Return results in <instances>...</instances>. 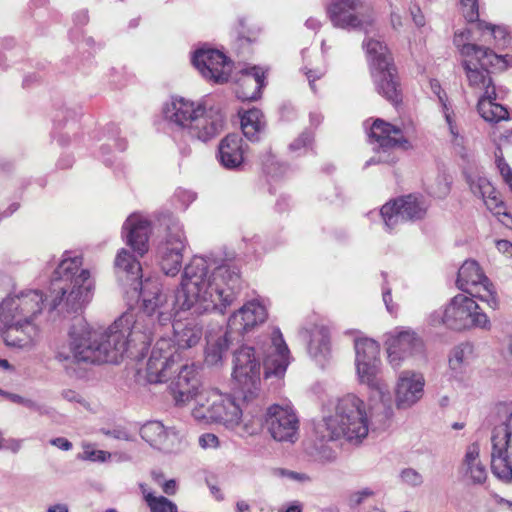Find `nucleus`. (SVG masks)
Masks as SVG:
<instances>
[{
    "label": "nucleus",
    "mask_w": 512,
    "mask_h": 512,
    "mask_svg": "<svg viewBox=\"0 0 512 512\" xmlns=\"http://www.w3.org/2000/svg\"><path fill=\"white\" fill-rule=\"evenodd\" d=\"M115 268L131 281L133 290L142 300V309L148 316L157 313L159 326L171 323L177 311H191L202 315L212 311L224 313L235 299L240 282L239 270L213 257L194 256L184 267L180 287L174 299L162 293L157 278L138 281L139 261L126 249L116 255Z\"/></svg>",
    "instance_id": "obj_1"
},
{
    "label": "nucleus",
    "mask_w": 512,
    "mask_h": 512,
    "mask_svg": "<svg viewBox=\"0 0 512 512\" xmlns=\"http://www.w3.org/2000/svg\"><path fill=\"white\" fill-rule=\"evenodd\" d=\"M157 313L150 317L142 311L123 313L107 328H91L83 319H77L69 331L68 340L59 343L55 360L71 373L74 363H118L130 346L145 347L156 330Z\"/></svg>",
    "instance_id": "obj_2"
},
{
    "label": "nucleus",
    "mask_w": 512,
    "mask_h": 512,
    "mask_svg": "<svg viewBox=\"0 0 512 512\" xmlns=\"http://www.w3.org/2000/svg\"><path fill=\"white\" fill-rule=\"evenodd\" d=\"M261 358L266 378H282L285 375L291 355L278 328H272L268 333L259 336L255 346L243 345L234 352L232 376L245 399L252 398L259 391Z\"/></svg>",
    "instance_id": "obj_3"
},
{
    "label": "nucleus",
    "mask_w": 512,
    "mask_h": 512,
    "mask_svg": "<svg viewBox=\"0 0 512 512\" xmlns=\"http://www.w3.org/2000/svg\"><path fill=\"white\" fill-rule=\"evenodd\" d=\"M368 433L366 404L353 393L330 400L322 409V418L313 424L314 437L322 443L359 445Z\"/></svg>",
    "instance_id": "obj_4"
},
{
    "label": "nucleus",
    "mask_w": 512,
    "mask_h": 512,
    "mask_svg": "<svg viewBox=\"0 0 512 512\" xmlns=\"http://www.w3.org/2000/svg\"><path fill=\"white\" fill-rule=\"evenodd\" d=\"M163 117L171 129L201 142L218 136L225 126V114L219 105L172 97L163 106Z\"/></svg>",
    "instance_id": "obj_5"
},
{
    "label": "nucleus",
    "mask_w": 512,
    "mask_h": 512,
    "mask_svg": "<svg viewBox=\"0 0 512 512\" xmlns=\"http://www.w3.org/2000/svg\"><path fill=\"white\" fill-rule=\"evenodd\" d=\"M51 308L63 305L67 312L81 311L93 297L94 281L90 271L82 268V256L65 251L54 272Z\"/></svg>",
    "instance_id": "obj_6"
},
{
    "label": "nucleus",
    "mask_w": 512,
    "mask_h": 512,
    "mask_svg": "<svg viewBox=\"0 0 512 512\" xmlns=\"http://www.w3.org/2000/svg\"><path fill=\"white\" fill-rule=\"evenodd\" d=\"M475 299L477 298L466 293L455 295L443 307L430 313L429 325L434 327L443 325L453 331L472 329L489 331L492 323Z\"/></svg>",
    "instance_id": "obj_7"
},
{
    "label": "nucleus",
    "mask_w": 512,
    "mask_h": 512,
    "mask_svg": "<svg viewBox=\"0 0 512 512\" xmlns=\"http://www.w3.org/2000/svg\"><path fill=\"white\" fill-rule=\"evenodd\" d=\"M367 61L376 90L388 101L396 104L401 92L393 58L387 45L380 39L367 36L363 41Z\"/></svg>",
    "instance_id": "obj_8"
},
{
    "label": "nucleus",
    "mask_w": 512,
    "mask_h": 512,
    "mask_svg": "<svg viewBox=\"0 0 512 512\" xmlns=\"http://www.w3.org/2000/svg\"><path fill=\"white\" fill-rule=\"evenodd\" d=\"M186 245L183 225L177 218L168 217L165 238L157 247L158 265L165 275L173 277L179 273Z\"/></svg>",
    "instance_id": "obj_9"
},
{
    "label": "nucleus",
    "mask_w": 512,
    "mask_h": 512,
    "mask_svg": "<svg viewBox=\"0 0 512 512\" xmlns=\"http://www.w3.org/2000/svg\"><path fill=\"white\" fill-rule=\"evenodd\" d=\"M333 25L342 29H362L374 22L373 9L367 0H334L327 9Z\"/></svg>",
    "instance_id": "obj_10"
},
{
    "label": "nucleus",
    "mask_w": 512,
    "mask_h": 512,
    "mask_svg": "<svg viewBox=\"0 0 512 512\" xmlns=\"http://www.w3.org/2000/svg\"><path fill=\"white\" fill-rule=\"evenodd\" d=\"M181 356V352L172 345L171 339L161 337L149 355L145 370L146 380L151 384L170 381L177 371Z\"/></svg>",
    "instance_id": "obj_11"
},
{
    "label": "nucleus",
    "mask_w": 512,
    "mask_h": 512,
    "mask_svg": "<svg viewBox=\"0 0 512 512\" xmlns=\"http://www.w3.org/2000/svg\"><path fill=\"white\" fill-rule=\"evenodd\" d=\"M457 287L466 294L486 302L492 309L499 306L494 287L474 260L465 261L459 268Z\"/></svg>",
    "instance_id": "obj_12"
},
{
    "label": "nucleus",
    "mask_w": 512,
    "mask_h": 512,
    "mask_svg": "<svg viewBox=\"0 0 512 512\" xmlns=\"http://www.w3.org/2000/svg\"><path fill=\"white\" fill-rule=\"evenodd\" d=\"M428 206L429 204L422 196L410 194L384 204L380 215L386 229L391 231L403 222L423 219Z\"/></svg>",
    "instance_id": "obj_13"
},
{
    "label": "nucleus",
    "mask_w": 512,
    "mask_h": 512,
    "mask_svg": "<svg viewBox=\"0 0 512 512\" xmlns=\"http://www.w3.org/2000/svg\"><path fill=\"white\" fill-rule=\"evenodd\" d=\"M265 423L272 438L278 442L294 444L299 438V418L288 402L269 406Z\"/></svg>",
    "instance_id": "obj_14"
},
{
    "label": "nucleus",
    "mask_w": 512,
    "mask_h": 512,
    "mask_svg": "<svg viewBox=\"0 0 512 512\" xmlns=\"http://www.w3.org/2000/svg\"><path fill=\"white\" fill-rule=\"evenodd\" d=\"M192 63L206 80L217 84L227 82L232 71V62L227 56L210 47L197 49L193 53Z\"/></svg>",
    "instance_id": "obj_15"
},
{
    "label": "nucleus",
    "mask_w": 512,
    "mask_h": 512,
    "mask_svg": "<svg viewBox=\"0 0 512 512\" xmlns=\"http://www.w3.org/2000/svg\"><path fill=\"white\" fill-rule=\"evenodd\" d=\"M388 362L394 369L410 357L421 354L424 343L417 333L408 328L395 329L386 339Z\"/></svg>",
    "instance_id": "obj_16"
},
{
    "label": "nucleus",
    "mask_w": 512,
    "mask_h": 512,
    "mask_svg": "<svg viewBox=\"0 0 512 512\" xmlns=\"http://www.w3.org/2000/svg\"><path fill=\"white\" fill-rule=\"evenodd\" d=\"M424 375L415 370H403L396 378L394 386V404L399 410L415 406L424 396Z\"/></svg>",
    "instance_id": "obj_17"
},
{
    "label": "nucleus",
    "mask_w": 512,
    "mask_h": 512,
    "mask_svg": "<svg viewBox=\"0 0 512 512\" xmlns=\"http://www.w3.org/2000/svg\"><path fill=\"white\" fill-rule=\"evenodd\" d=\"M357 380L378 393L383 407V419L393 416V405L388 385L380 377L382 362H354Z\"/></svg>",
    "instance_id": "obj_18"
},
{
    "label": "nucleus",
    "mask_w": 512,
    "mask_h": 512,
    "mask_svg": "<svg viewBox=\"0 0 512 512\" xmlns=\"http://www.w3.org/2000/svg\"><path fill=\"white\" fill-rule=\"evenodd\" d=\"M201 388L197 367L193 363H184L181 356L179 364H177V371L170 379L169 384L175 402L178 405L189 402Z\"/></svg>",
    "instance_id": "obj_19"
},
{
    "label": "nucleus",
    "mask_w": 512,
    "mask_h": 512,
    "mask_svg": "<svg viewBox=\"0 0 512 512\" xmlns=\"http://www.w3.org/2000/svg\"><path fill=\"white\" fill-rule=\"evenodd\" d=\"M267 317L265 304L259 299H253L232 313L228 319L227 330L240 336L263 324Z\"/></svg>",
    "instance_id": "obj_20"
},
{
    "label": "nucleus",
    "mask_w": 512,
    "mask_h": 512,
    "mask_svg": "<svg viewBox=\"0 0 512 512\" xmlns=\"http://www.w3.org/2000/svg\"><path fill=\"white\" fill-rule=\"evenodd\" d=\"M492 448H512V402H499L489 415Z\"/></svg>",
    "instance_id": "obj_21"
},
{
    "label": "nucleus",
    "mask_w": 512,
    "mask_h": 512,
    "mask_svg": "<svg viewBox=\"0 0 512 512\" xmlns=\"http://www.w3.org/2000/svg\"><path fill=\"white\" fill-rule=\"evenodd\" d=\"M151 224L140 214H131L122 226V238L128 246L140 257L149 250Z\"/></svg>",
    "instance_id": "obj_22"
},
{
    "label": "nucleus",
    "mask_w": 512,
    "mask_h": 512,
    "mask_svg": "<svg viewBox=\"0 0 512 512\" xmlns=\"http://www.w3.org/2000/svg\"><path fill=\"white\" fill-rule=\"evenodd\" d=\"M474 358V348L470 343H461L454 347L449 355V371L451 378L459 387L471 386V363Z\"/></svg>",
    "instance_id": "obj_23"
},
{
    "label": "nucleus",
    "mask_w": 512,
    "mask_h": 512,
    "mask_svg": "<svg viewBox=\"0 0 512 512\" xmlns=\"http://www.w3.org/2000/svg\"><path fill=\"white\" fill-rule=\"evenodd\" d=\"M368 136L370 143L384 152L394 147L407 149L410 146L400 128L381 119H376L373 122Z\"/></svg>",
    "instance_id": "obj_24"
},
{
    "label": "nucleus",
    "mask_w": 512,
    "mask_h": 512,
    "mask_svg": "<svg viewBox=\"0 0 512 512\" xmlns=\"http://www.w3.org/2000/svg\"><path fill=\"white\" fill-rule=\"evenodd\" d=\"M501 57L504 59V62L499 65H491L487 67H483L475 58L467 59L463 62L469 85L478 92L480 96L486 95L488 90H496L488 72L489 68L503 69L512 65V57H509L508 55Z\"/></svg>",
    "instance_id": "obj_25"
},
{
    "label": "nucleus",
    "mask_w": 512,
    "mask_h": 512,
    "mask_svg": "<svg viewBox=\"0 0 512 512\" xmlns=\"http://www.w3.org/2000/svg\"><path fill=\"white\" fill-rule=\"evenodd\" d=\"M470 39V30L466 28L457 30L454 34L453 42L462 56L477 59L483 67L499 65L504 62L500 55H497L489 48L470 43Z\"/></svg>",
    "instance_id": "obj_26"
},
{
    "label": "nucleus",
    "mask_w": 512,
    "mask_h": 512,
    "mask_svg": "<svg viewBox=\"0 0 512 512\" xmlns=\"http://www.w3.org/2000/svg\"><path fill=\"white\" fill-rule=\"evenodd\" d=\"M265 72L257 66L241 69L236 78V96L242 101H253L260 97L264 87Z\"/></svg>",
    "instance_id": "obj_27"
},
{
    "label": "nucleus",
    "mask_w": 512,
    "mask_h": 512,
    "mask_svg": "<svg viewBox=\"0 0 512 512\" xmlns=\"http://www.w3.org/2000/svg\"><path fill=\"white\" fill-rule=\"evenodd\" d=\"M142 439L152 448L182 445V438L174 429H165L159 421H149L140 429Z\"/></svg>",
    "instance_id": "obj_28"
},
{
    "label": "nucleus",
    "mask_w": 512,
    "mask_h": 512,
    "mask_svg": "<svg viewBox=\"0 0 512 512\" xmlns=\"http://www.w3.org/2000/svg\"><path fill=\"white\" fill-rule=\"evenodd\" d=\"M469 184L473 194L481 197L487 209L494 215L503 216L508 219L511 218L504 210V205L499 194L486 177L480 175L469 177Z\"/></svg>",
    "instance_id": "obj_29"
},
{
    "label": "nucleus",
    "mask_w": 512,
    "mask_h": 512,
    "mask_svg": "<svg viewBox=\"0 0 512 512\" xmlns=\"http://www.w3.org/2000/svg\"><path fill=\"white\" fill-rule=\"evenodd\" d=\"M244 153V142L237 134H229L219 143L218 159L226 169H239L244 162Z\"/></svg>",
    "instance_id": "obj_30"
},
{
    "label": "nucleus",
    "mask_w": 512,
    "mask_h": 512,
    "mask_svg": "<svg viewBox=\"0 0 512 512\" xmlns=\"http://www.w3.org/2000/svg\"><path fill=\"white\" fill-rule=\"evenodd\" d=\"M192 400H194L191 411L193 418L204 423H214L216 407L220 400V391L212 388H201Z\"/></svg>",
    "instance_id": "obj_31"
},
{
    "label": "nucleus",
    "mask_w": 512,
    "mask_h": 512,
    "mask_svg": "<svg viewBox=\"0 0 512 512\" xmlns=\"http://www.w3.org/2000/svg\"><path fill=\"white\" fill-rule=\"evenodd\" d=\"M232 338L233 334L228 330H223L221 327H218L216 330H212L207 334L205 363L208 366L216 367L222 365L224 356Z\"/></svg>",
    "instance_id": "obj_32"
},
{
    "label": "nucleus",
    "mask_w": 512,
    "mask_h": 512,
    "mask_svg": "<svg viewBox=\"0 0 512 512\" xmlns=\"http://www.w3.org/2000/svg\"><path fill=\"white\" fill-rule=\"evenodd\" d=\"M459 475L469 484H483L487 479V468L478 450H468L459 467Z\"/></svg>",
    "instance_id": "obj_33"
},
{
    "label": "nucleus",
    "mask_w": 512,
    "mask_h": 512,
    "mask_svg": "<svg viewBox=\"0 0 512 512\" xmlns=\"http://www.w3.org/2000/svg\"><path fill=\"white\" fill-rule=\"evenodd\" d=\"M174 342L178 352L182 349L191 348L199 343L202 338V327L193 320L182 322L176 321L173 323Z\"/></svg>",
    "instance_id": "obj_34"
},
{
    "label": "nucleus",
    "mask_w": 512,
    "mask_h": 512,
    "mask_svg": "<svg viewBox=\"0 0 512 512\" xmlns=\"http://www.w3.org/2000/svg\"><path fill=\"white\" fill-rule=\"evenodd\" d=\"M497 98L496 90H488L486 95H481L478 99L477 111L486 122L498 123L509 119L507 108L497 103Z\"/></svg>",
    "instance_id": "obj_35"
},
{
    "label": "nucleus",
    "mask_w": 512,
    "mask_h": 512,
    "mask_svg": "<svg viewBox=\"0 0 512 512\" xmlns=\"http://www.w3.org/2000/svg\"><path fill=\"white\" fill-rule=\"evenodd\" d=\"M214 423H221L227 427H234L240 423L242 408L234 396L220 392V400L216 407Z\"/></svg>",
    "instance_id": "obj_36"
},
{
    "label": "nucleus",
    "mask_w": 512,
    "mask_h": 512,
    "mask_svg": "<svg viewBox=\"0 0 512 512\" xmlns=\"http://www.w3.org/2000/svg\"><path fill=\"white\" fill-rule=\"evenodd\" d=\"M308 343V353L318 362L324 361L330 354V333L325 326H314Z\"/></svg>",
    "instance_id": "obj_37"
},
{
    "label": "nucleus",
    "mask_w": 512,
    "mask_h": 512,
    "mask_svg": "<svg viewBox=\"0 0 512 512\" xmlns=\"http://www.w3.org/2000/svg\"><path fill=\"white\" fill-rule=\"evenodd\" d=\"M491 470L499 480L505 483L512 482V461L509 450H494L491 454Z\"/></svg>",
    "instance_id": "obj_38"
},
{
    "label": "nucleus",
    "mask_w": 512,
    "mask_h": 512,
    "mask_svg": "<svg viewBox=\"0 0 512 512\" xmlns=\"http://www.w3.org/2000/svg\"><path fill=\"white\" fill-rule=\"evenodd\" d=\"M355 362H382L380 346L371 338L359 337L354 341Z\"/></svg>",
    "instance_id": "obj_39"
},
{
    "label": "nucleus",
    "mask_w": 512,
    "mask_h": 512,
    "mask_svg": "<svg viewBox=\"0 0 512 512\" xmlns=\"http://www.w3.org/2000/svg\"><path fill=\"white\" fill-rule=\"evenodd\" d=\"M263 128V114L259 109L248 110L241 116V129L247 139L257 141Z\"/></svg>",
    "instance_id": "obj_40"
},
{
    "label": "nucleus",
    "mask_w": 512,
    "mask_h": 512,
    "mask_svg": "<svg viewBox=\"0 0 512 512\" xmlns=\"http://www.w3.org/2000/svg\"><path fill=\"white\" fill-rule=\"evenodd\" d=\"M81 460H87L90 462H122L126 460L123 453L114 452L110 453L107 450H84L77 456Z\"/></svg>",
    "instance_id": "obj_41"
},
{
    "label": "nucleus",
    "mask_w": 512,
    "mask_h": 512,
    "mask_svg": "<svg viewBox=\"0 0 512 512\" xmlns=\"http://www.w3.org/2000/svg\"><path fill=\"white\" fill-rule=\"evenodd\" d=\"M141 487L145 501L151 512H178V508L175 503L164 496H154L151 492H147L143 486Z\"/></svg>",
    "instance_id": "obj_42"
},
{
    "label": "nucleus",
    "mask_w": 512,
    "mask_h": 512,
    "mask_svg": "<svg viewBox=\"0 0 512 512\" xmlns=\"http://www.w3.org/2000/svg\"><path fill=\"white\" fill-rule=\"evenodd\" d=\"M302 458L313 466H324L337 459L335 450H302Z\"/></svg>",
    "instance_id": "obj_43"
},
{
    "label": "nucleus",
    "mask_w": 512,
    "mask_h": 512,
    "mask_svg": "<svg viewBox=\"0 0 512 512\" xmlns=\"http://www.w3.org/2000/svg\"><path fill=\"white\" fill-rule=\"evenodd\" d=\"M401 483L410 488L421 487L424 483L423 475L414 468H404L399 473Z\"/></svg>",
    "instance_id": "obj_44"
},
{
    "label": "nucleus",
    "mask_w": 512,
    "mask_h": 512,
    "mask_svg": "<svg viewBox=\"0 0 512 512\" xmlns=\"http://www.w3.org/2000/svg\"><path fill=\"white\" fill-rule=\"evenodd\" d=\"M312 142V133L310 131H304L289 145V149L291 152L300 155L309 149Z\"/></svg>",
    "instance_id": "obj_45"
},
{
    "label": "nucleus",
    "mask_w": 512,
    "mask_h": 512,
    "mask_svg": "<svg viewBox=\"0 0 512 512\" xmlns=\"http://www.w3.org/2000/svg\"><path fill=\"white\" fill-rule=\"evenodd\" d=\"M450 191V182L445 175H439L435 183L430 184L428 192L434 197L443 198Z\"/></svg>",
    "instance_id": "obj_46"
},
{
    "label": "nucleus",
    "mask_w": 512,
    "mask_h": 512,
    "mask_svg": "<svg viewBox=\"0 0 512 512\" xmlns=\"http://www.w3.org/2000/svg\"><path fill=\"white\" fill-rule=\"evenodd\" d=\"M495 163L503 180L512 191V168L506 163L501 150L495 153Z\"/></svg>",
    "instance_id": "obj_47"
},
{
    "label": "nucleus",
    "mask_w": 512,
    "mask_h": 512,
    "mask_svg": "<svg viewBox=\"0 0 512 512\" xmlns=\"http://www.w3.org/2000/svg\"><path fill=\"white\" fill-rule=\"evenodd\" d=\"M480 29L483 32H488L491 37H493L497 43L500 45H504L506 43V37L508 36L507 29L504 26H496L492 24H479Z\"/></svg>",
    "instance_id": "obj_48"
},
{
    "label": "nucleus",
    "mask_w": 512,
    "mask_h": 512,
    "mask_svg": "<svg viewBox=\"0 0 512 512\" xmlns=\"http://www.w3.org/2000/svg\"><path fill=\"white\" fill-rule=\"evenodd\" d=\"M463 15L467 21L473 22L478 18V0H460Z\"/></svg>",
    "instance_id": "obj_49"
},
{
    "label": "nucleus",
    "mask_w": 512,
    "mask_h": 512,
    "mask_svg": "<svg viewBox=\"0 0 512 512\" xmlns=\"http://www.w3.org/2000/svg\"><path fill=\"white\" fill-rule=\"evenodd\" d=\"M373 495V491L369 488L353 492L349 497V503L351 506H358L362 504L367 498Z\"/></svg>",
    "instance_id": "obj_50"
},
{
    "label": "nucleus",
    "mask_w": 512,
    "mask_h": 512,
    "mask_svg": "<svg viewBox=\"0 0 512 512\" xmlns=\"http://www.w3.org/2000/svg\"><path fill=\"white\" fill-rule=\"evenodd\" d=\"M447 128L450 133V140L456 146H462L464 137L462 136L460 129L457 125V121H454L451 124H447Z\"/></svg>",
    "instance_id": "obj_51"
},
{
    "label": "nucleus",
    "mask_w": 512,
    "mask_h": 512,
    "mask_svg": "<svg viewBox=\"0 0 512 512\" xmlns=\"http://www.w3.org/2000/svg\"><path fill=\"white\" fill-rule=\"evenodd\" d=\"M201 448H216L219 446L218 437L213 433H205L199 437Z\"/></svg>",
    "instance_id": "obj_52"
},
{
    "label": "nucleus",
    "mask_w": 512,
    "mask_h": 512,
    "mask_svg": "<svg viewBox=\"0 0 512 512\" xmlns=\"http://www.w3.org/2000/svg\"><path fill=\"white\" fill-rule=\"evenodd\" d=\"M307 79L309 81L310 88L313 92L316 91L314 82L318 79H321L325 75V70L321 68L317 69H308L305 71Z\"/></svg>",
    "instance_id": "obj_53"
},
{
    "label": "nucleus",
    "mask_w": 512,
    "mask_h": 512,
    "mask_svg": "<svg viewBox=\"0 0 512 512\" xmlns=\"http://www.w3.org/2000/svg\"><path fill=\"white\" fill-rule=\"evenodd\" d=\"M177 199L186 208L190 203L196 199V194L189 190L179 189L176 192Z\"/></svg>",
    "instance_id": "obj_54"
},
{
    "label": "nucleus",
    "mask_w": 512,
    "mask_h": 512,
    "mask_svg": "<svg viewBox=\"0 0 512 512\" xmlns=\"http://www.w3.org/2000/svg\"><path fill=\"white\" fill-rule=\"evenodd\" d=\"M280 475L288 477L289 479H291L293 481L300 482V483H305V482L310 481V477L305 473H299V472L282 469V470H280Z\"/></svg>",
    "instance_id": "obj_55"
},
{
    "label": "nucleus",
    "mask_w": 512,
    "mask_h": 512,
    "mask_svg": "<svg viewBox=\"0 0 512 512\" xmlns=\"http://www.w3.org/2000/svg\"><path fill=\"white\" fill-rule=\"evenodd\" d=\"M431 91L438 97L439 103L444 104L448 102L446 93L442 90L440 83L433 79L430 81Z\"/></svg>",
    "instance_id": "obj_56"
},
{
    "label": "nucleus",
    "mask_w": 512,
    "mask_h": 512,
    "mask_svg": "<svg viewBox=\"0 0 512 512\" xmlns=\"http://www.w3.org/2000/svg\"><path fill=\"white\" fill-rule=\"evenodd\" d=\"M410 13L414 24L418 27H424L426 24L425 16L419 7L415 6L410 8Z\"/></svg>",
    "instance_id": "obj_57"
},
{
    "label": "nucleus",
    "mask_w": 512,
    "mask_h": 512,
    "mask_svg": "<svg viewBox=\"0 0 512 512\" xmlns=\"http://www.w3.org/2000/svg\"><path fill=\"white\" fill-rule=\"evenodd\" d=\"M441 112L445 119L446 125L456 121V115L449 102L441 104Z\"/></svg>",
    "instance_id": "obj_58"
},
{
    "label": "nucleus",
    "mask_w": 512,
    "mask_h": 512,
    "mask_svg": "<svg viewBox=\"0 0 512 512\" xmlns=\"http://www.w3.org/2000/svg\"><path fill=\"white\" fill-rule=\"evenodd\" d=\"M496 247L500 253L508 257H512V243L508 240L496 241Z\"/></svg>",
    "instance_id": "obj_59"
},
{
    "label": "nucleus",
    "mask_w": 512,
    "mask_h": 512,
    "mask_svg": "<svg viewBox=\"0 0 512 512\" xmlns=\"http://www.w3.org/2000/svg\"><path fill=\"white\" fill-rule=\"evenodd\" d=\"M62 396L64 399H66L69 402H77L81 403L82 396L79 392L72 390V389H66L62 392Z\"/></svg>",
    "instance_id": "obj_60"
},
{
    "label": "nucleus",
    "mask_w": 512,
    "mask_h": 512,
    "mask_svg": "<svg viewBox=\"0 0 512 512\" xmlns=\"http://www.w3.org/2000/svg\"><path fill=\"white\" fill-rule=\"evenodd\" d=\"M161 487L163 492L167 495H174L177 491V483L174 479L164 481Z\"/></svg>",
    "instance_id": "obj_61"
},
{
    "label": "nucleus",
    "mask_w": 512,
    "mask_h": 512,
    "mask_svg": "<svg viewBox=\"0 0 512 512\" xmlns=\"http://www.w3.org/2000/svg\"><path fill=\"white\" fill-rule=\"evenodd\" d=\"M18 208L19 205L17 203H11L5 209H2V207L0 206V222L10 217Z\"/></svg>",
    "instance_id": "obj_62"
},
{
    "label": "nucleus",
    "mask_w": 512,
    "mask_h": 512,
    "mask_svg": "<svg viewBox=\"0 0 512 512\" xmlns=\"http://www.w3.org/2000/svg\"><path fill=\"white\" fill-rule=\"evenodd\" d=\"M109 434L115 439L123 440L128 443L132 441V436L125 430L115 429L109 432Z\"/></svg>",
    "instance_id": "obj_63"
},
{
    "label": "nucleus",
    "mask_w": 512,
    "mask_h": 512,
    "mask_svg": "<svg viewBox=\"0 0 512 512\" xmlns=\"http://www.w3.org/2000/svg\"><path fill=\"white\" fill-rule=\"evenodd\" d=\"M382 297H383V302L385 303L387 310L390 313H392L394 311V307L392 305L391 290L389 288H383Z\"/></svg>",
    "instance_id": "obj_64"
}]
</instances>
